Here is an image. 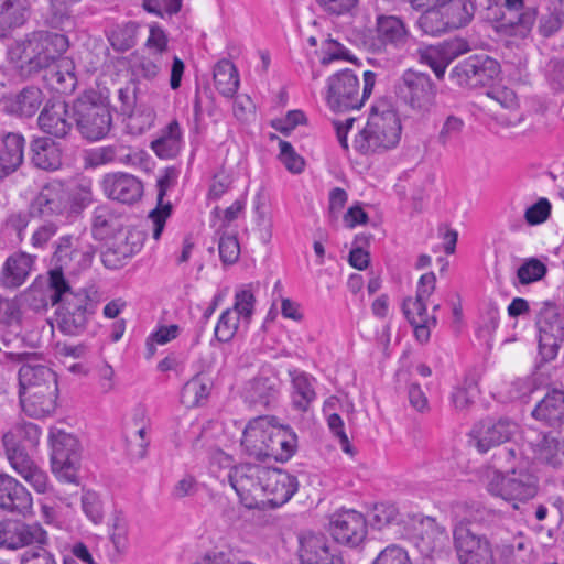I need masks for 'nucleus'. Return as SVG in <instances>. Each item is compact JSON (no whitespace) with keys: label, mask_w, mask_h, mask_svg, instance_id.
I'll return each instance as SVG.
<instances>
[{"label":"nucleus","mask_w":564,"mask_h":564,"mask_svg":"<svg viewBox=\"0 0 564 564\" xmlns=\"http://www.w3.org/2000/svg\"><path fill=\"white\" fill-rule=\"evenodd\" d=\"M126 216L111 205L97 206L93 212L91 232L98 240L123 234Z\"/></svg>","instance_id":"393cba45"},{"label":"nucleus","mask_w":564,"mask_h":564,"mask_svg":"<svg viewBox=\"0 0 564 564\" xmlns=\"http://www.w3.org/2000/svg\"><path fill=\"white\" fill-rule=\"evenodd\" d=\"M48 297L55 313L57 328L67 336L82 334L88 317L95 313L96 303L84 289L74 291L59 270H51L48 276Z\"/></svg>","instance_id":"f257e3e1"},{"label":"nucleus","mask_w":564,"mask_h":564,"mask_svg":"<svg viewBox=\"0 0 564 564\" xmlns=\"http://www.w3.org/2000/svg\"><path fill=\"white\" fill-rule=\"evenodd\" d=\"M0 509L26 517L32 513L31 492L14 477L0 473Z\"/></svg>","instance_id":"4be33fe9"},{"label":"nucleus","mask_w":564,"mask_h":564,"mask_svg":"<svg viewBox=\"0 0 564 564\" xmlns=\"http://www.w3.org/2000/svg\"><path fill=\"white\" fill-rule=\"evenodd\" d=\"M23 412L35 419L52 415L57 406L58 387L19 394Z\"/></svg>","instance_id":"2f4dec72"},{"label":"nucleus","mask_w":564,"mask_h":564,"mask_svg":"<svg viewBox=\"0 0 564 564\" xmlns=\"http://www.w3.org/2000/svg\"><path fill=\"white\" fill-rule=\"evenodd\" d=\"M528 0H505L503 25L517 28V33L529 32L536 19V9L527 7Z\"/></svg>","instance_id":"4c0bfd02"},{"label":"nucleus","mask_w":564,"mask_h":564,"mask_svg":"<svg viewBox=\"0 0 564 564\" xmlns=\"http://www.w3.org/2000/svg\"><path fill=\"white\" fill-rule=\"evenodd\" d=\"M68 48V39L64 34L48 31H34L17 41L8 50L11 62L28 66V70L37 73L51 64Z\"/></svg>","instance_id":"7ed1b4c3"},{"label":"nucleus","mask_w":564,"mask_h":564,"mask_svg":"<svg viewBox=\"0 0 564 564\" xmlns=\"http://www.w3.org/2000/svg\"><path fill=\"white\" fill-rule=\"evenodd\" d=\"M403 522L398 507L390 502L376 503L370 512L369 523L372 529L383 530Z\"/></svg>","instance_id":"de8ad7c7"},{"label":"nucleus","mask_w":564,"mask_h":564,"mask_svg":"<svg viewBox=\"0 0 564 564\" xmlns=\"http://www.w3.org/2000/svg\"><path fill=\"white\" fill-rule=\"evenodd\" d=\"M3 358L22 362L18 372L19 394L58 387L55 371L39 362L35 354L3 352Z\"/></svg>","instance_id":"9b49d317"},{"label":"nucleus","mask_w":564,"mask_h":564,"mask_svg":"<svg viewBox=\"0 0 564 564\" xmlns=\"http://www.w3.org/2000/svg\"><path fill=\"white\" fill-rule=\"evenodd\" d=\"M262 458L288 462L296 452L297 436L290 426L272 425Z\"/></svg>","instance_id":"a878e982"},{"label":"nucleus","mask_w":564,"mask_h":564,"mask_svg":"<svg viewBox=\"0 0 564 564\" xmlns=\"http://www.w3.org/2000/svg\"><path fill=\"white\" fill-rule=\"evenodd\" d=\"M47 531L39 523H28L20 519L0 520V549L18 551L31 545H47Z\"/></svg>","instance_id":"f8f14e48"},{"label":"nucleus","mask_w":564,"mask_h":564,"mask_svg":"<svg viewBox=\"0 0 564 564\" xmlns=\"http://www.w3.org/2000/svg\"><path fill=\"white\" fill-rule=\"evenodd\" d=\"M371 564H412L408 552L395 544L383 549Z\"/></svg>","instance_id":"774afa93"},{"label":"nucleus","mask_w":564,"mask_h":564,"mask_svg":"<svg viewBox=\"0 0 564 564\" xmlns=\"http://www.w3.org/2000/svg\"><path fill=\"white\" fill-rule=\"evenodd\" d=\"M50 444L52 448V471L61 480L78 484L80 465V444L75 435L58 427H51Z\"/></svg>","instance_id":"0eeeda50"},{"label":"nucleus","mask_w":564,"mask_h":564,"mask_svg":"<svg viewBox=\"0 0 564 564\" xmlns=\"http://www.w3.org/2000/svg\"><path fill=\"white\" fill-rule=\"evenodd\" d=\"M364 86L360 91L359 78L351 69H343L327 80V105L334 111L359 109L372 94L377 75L371 70L364 72Z\"/></svg>","instance_id":"39448f33"},{"label":"nucleus","mask_w":564,"mask_h":564,"mask_svg":"<svg viewBox=\"0 0 564 564\" xmlns=\"http://www.w3.org/2000/svg\"><path fill=\"white\" fill-rule=\"evenodd\" d=\"M44 100L43 91L35 86H28L15 95L6 96L0 105L3 111L20 117H32Z\"/></svg>","instance_id":"c756f323"},{"label":"nucleus","mask_w":564,"mask_h":564,"mask_svg":"<svg viewBox=\"0 0 564 564\" xmlns=\"http://www.w3.org/2000/svg\"><path fill=\"white\" fill-rule=\"evenodd\" d=\"M437 86L426 73L406 69L397 84V97L411 111L424 116L435 106Z\"/></svg>","instance_id":"423d86ee"},{"label":"nucleus","mask_w":564,"mask_h":564,"mask_svg":"<svg viewBox=\"0 0 564 564\" xmlns=\"http://www.w3.org/2000/svg\"><path fill=\"white\" fill-rule=\"evenodd\" d=\"M214 83L220 95L232 98L240 84L236 66L227 59L218 62L214 68Z\"/></svg>","instance_id":"37998d69"},{"label":"nucleus","mask_w":564,"mask_h":564,"mask_svg":"<svg viewBox=\"0 0 564 564\" xmlns=\"http://www.w3.org/2000/svg\"><path fill=\"white\" fill-rule=\"evenodd\" d=\"M31 163L44 172H55L62 165L59 151L50 140L44 138L35 139L31 144Z\"/></svg>","instance_id":"ea45409f"},{"label":"nucleus","mask_w":564,"mask_h":564,"mask_svg":"<svg viewBox=\"0 0 564 564\" xmlns=\"http://www.w3.org/2000/svg\"><path fill=\"white\" fill-rule=\"evenodd\" d=\"M417 58L421 64H425L434 72L437 79H443L446 68L449 65L444 54L442 45H430L417 50Z\"/></svg>","instance_id":"8fccbe9b"},{"label":"nucleus","mask_w":564,"mask_h":564,"mask_svg":"<svg viewBox=\"0 0 564 564\" xmlns=\"http://www.w3.org/2000/svg\"><path fill=\"white\" fill-rule=\"evenodd\" d=\"M90 202L89 184H82L78 178H52L32 200V209L37 216L45 217L65 212L78 213Z\"/></svg>","instance_id":"f03ea898"},{"label":"nucleus","mask_w":564,"mask_h":564,"mask_svg":"<svg viewBox=\"0 0 564 564\" xmlns=\"http://www.w3.org/2000/svg\"><path fill=\"white\" fill-rule=\"evenodd\" d=\"M299 489L297 478L280 468L265 467L262 477V495L268 503L280 507L286 503Z\"/></svg>","instance_id":"aec40b11"},{"label":"nucleus","mask_w":564,"mask_h":564,"mask_svg":"<svg viewBox=\"0 0 564 564\" xmlns=\"http://www.w3.org/2000/svg\"><path fill=\"white\" fill-rule=\"evenodd\" d=\"M420 523L424 529L422 540H427L431 550L442 549L446 544L448 535L444 525L431 517L422 518Z\"/></svg>","instance_id":"13d9d810"},{"label":"nucleus","mask_w":564,"mask_h":564,"mask_svg":"<svg viewBox=\"0 0 564 564\" xmlns=\"http://www.w3.org/2000/svg\"><path fill=\"white\" fill-rule=\"evenodd\" d=\"M141 249L137 235L123 232L113 237L107 249L101 253V261L107 269L118 270Z\"/></svg>","instance_id":"bb28decb"},{"label":"nucleus","mask_w":564,"mask_h":564,"mask_svg":"<svg viewBox=\"0 0 564 564\" xmlns=\"http://www.w3.org/2000/svg\"><path fill=\"white\" fill-rule=\"evenodd\" d=\"M73 109L77 129L85 139L96 141L107 135L112 118L105 105L78 98Z\"/></svg>","instance_id":"ddd939ff"},{"label":"nucleus","mask_w":564,"mask_h":564,"mask_svg":"<svg viewBox=\"0 0 564 564\" xmlns=\"http://www.w3.org/2000/svg\"><path fill=\"white\" fill-rule=\"evenodd\" d=\"M82 511L94 524H100L105 518L104 502L100 495L90 489H84L80 497Z\"/></svg>","instance_id":"6e6d98bb"},{"label":"nucleus","mask_w":564,"mask_h":564,"mask_svg":"<svg viewBox=\"0 0 564 564\" xmlns=\"http://www.w3.org/2000/svg\"><path fill=\"white\" fill-rule=\"evenodd\" d=\"M26 21V9L22 0H0V39L8 36L13 28Z\"/></svg>","instance_id":"c03bdc74"},{"label":"nucleus","mask_w":564,"mask_h":564,"mask_svg":"<svg viewBox=\"0 0 564 564\" xmlns=\"http://www.w3.org/2000/svg\"><path fill=\"white\" fill-rule=\"evenodd\" d=\"M133 59V74L147 80L158 77L163 65V57L147 52L135 53Z\"/></svg>","instance_id":"09e8293b"},{"label":"nucleus","mask_w":564,"mask_h":564,"mask_svg":"<svg viewBox=\"0 0 564 564\" xmlns=\"http://www.w3.org/2000/svg\"><path fill=\"white\" fill-rule=\"evenodd\" d=\"M1 143L0 175L9 176L23 163L25 140L20 133L8 132L1 137Z\"/></svg>","instance_id":"72a5a7b5"},{"label":"nucleus","mask_w":564,"mask_h":564,"mask_svg":"<svg viewBox=\"0 0 564 564\" xmlns=\"http://www.w3.org/2000/svg\"><path fill=\"white\" fill-rule=\"evenodd\" d=\"M47 545H39L23 552L19 557L20 564H58L57 556Z\"/></svg>","instance_id":"338daca9"},{"label":"nucleus","mask_w":564,"mask_h":564,"mask_svg":"<svg viewBox=\"0 0 564 564\" xmlns=\"http://www.w3.org/2000/svg\"><path fill=\"white\" fill-rule=\"evenodd\" d=\"M546 384V372L543 367L538 366L532 375L512 380L508 387L507 395L511 401H525L535 390Z\"/></svg>","instance_id":"a19ab883"},{"label":"nucleus","mask_w":564,"mask_h":564,"mask_svg":"<svg viewBox=\"0 0 564 564\" xmlns=\"http://www.w3.org/2000/svg\"><path fill=\"white\" fill-rule=\"evenodd\" d=\"M175 185V178H158L156 207L149 214V219L152 223V237L155 240L161 238L166 219L171 216L172 204L170 200H165V196Z\"/></svg>","instance_id":"e433bc0d"},{"label":"nucleus","mask_w":564,"mask_h":564,"mask_svg":"<svg viewBox=\"0 0 564 564\" xmlns=\"http://www.w3.org/2000/svg\"><path fill=\"white\" fill-rule=\"evenodd\" d=\"M524 438L534 448L539 458L546 465L554 469H560L564 466V443L535 430H528Z\"/></svg>","instance_id":"cd10ccee"},{"label":"nucleus","mask_w":564,"mask_h":564,"mask_svg":"<svg viewBox=\"0 0 564 564\" xmlns=\"http://www.w3.org/2000/svg\"><path fill=\"white\" fill-rule=\"evenodd\" d=\"M281 381L276 376H258L249 380L243 388V397L254 406L272 408L280 398Z\"/></svg>","instance_id":"5701e85b"},{"label":"nucleus","mask_w":564,"mask_h":564,"mask_svg":"<svg viewBox=\"0 0 564 564\" xmlns=\"http://www.w3.org/2000/svg\"><path fill=\"white\" fill-rule=\"evenodd\" d=\"M40 129L54 138H65L72 130L68 106L63 100H50L42 109L39 119Z\"/></svg>","instance_id":"b1692460"},{"label":"nucleus","mask_w":564,"mask_h":564,"mask_svg":"<svg viewBox=\"0 0 564 564\" xmlns=\"http://www.w3.org/2000/svg\"><path fill=\"white\" fill-rule=\"evenodd\" d=\"M76 240H78V238L67 235L61 237L56 242V248L53 256V260L56 264L54 270H59L63 275V270L68 271V269H72L73 251L76 249Z\"/></svg>","instance_id":"bf43d9fd"},{"label":"nucleus","mask_w":564,"mask_h":564,"mask_svg":"<svg viewBox=\"0 0 564 564\" xmlns=\"http://www.w3.org/2000/svg\"><path fill=\"white\" fill-rule=\"evenodd\" d=\"M117 155L116 148L100 147L85 151L83 155V165L85 169H96L115 161Z\"/></svg>","instance_id":"e2e57ef3"},{"label":"nucleus","mask_w":564,"mask_h":564,"mask_svg":"<svg viewBox=\"0 0 564 564\" xmlns=\"http://www.w3.org/2000/svg\"><path fill=\"white\" fill-rule=\"evenodd\" d=\"M538 330L539 355L547 362L556 358L564 340V324L556 305L545 301L535 303L532 310Z\"/></svg>","instance_id":"6e6552de"},{"label":"nucleus","mask_w":564,"mask_h":564,"mask_svg":"<svg viewBox=\"0 0 564 564\" xmlns=\"http://www.w3.org/2000/svg\"><path fill=\"white\" fill-rule=\"evenodd\" d=\"M453 540L459 564H497L491 541L471 524H457Z\"/></svg>","instance_id":"9d476101"},{"label":"nucleus","mask_w":564,"mask_h":564,"mask_svg":"<svg viewBox=\"0 0 564 564\" xmlns=\"http://www.w3.org/2000/svg\"><path fill=\"white\" fill-rule=\"evenodd\" d=\"M410 41L405 23L395 15H378L376 36L370 43L375 53H389L391 50H402Z\"/></svg>","instance_id":"a211bd4d"},{"label":"nucleus","mask_w":564,"mask_h":564,"mask_svg":"<svg viewBox=\"0 0 564 564\" xmlns=\"http://www.w3.org/2000/svg\"><path fill=\"white\" fill-rule=\"evenodd\" d=\"M500 70L498 62L488 55H473L459 62L452 70L451 78L462 87L484 86Z\"/></svg>","instance_id":"dca6fc26"},{"label":"nucleus","mask_w":564,"mask_h":564,"mask_svg":"<svg viewBox=\"0 0 564 564\" xmlns=\"http://www.w3.org/2000/svg\"><path fill=\"white\" fill-rule=\"evenodd\" d=\"M210 381L202 375L194 376L182 389V401L188 405H198L206 400L210 392Z\"/></svg>","instance_id":"603ef678"},{"label":"nucleus","mask_w":564,"mask_h":564,"mask_svg":"<svg viewBox=\"0 0 564 564\" xmlns=\"http://www.w3.org/2000/svg\"><path fill=\"white\" fill-rule=\"evenodd\" d=\"M109 540L113 547L111 561L118 562L128 552L130 545L129 523L121 512H116L110 519Z\"/></svg>","instance_id":"79ce46f5"},{"label":"nucleus","mask_w":564,"mask_h":564,"mask_svg":"<svg viewBox=\"0 0 564 564\" xmlns=\"http://www.w3.org/2000/svg\"><path fill=\"white\" fill-rule=\"evenodd\" d=\"M256 299L250 290L235 294L232 307L226 308L219 316L214 335L220 343H229L238 332L239 323L249 324L254 312Z\"/></svg>","instance_id":"4468645a"},{"label":"nucleus","mask_w":564,"mask_h":564,"mask_svg":"<svg viewBox=\"0 0 564 564\" xmlns=\"http://www.w3.org/2000/svg\"><path fill=\"white\" fill-rule=\"evenodd\" d=\"M368 521L362 513L349 509L335 513L329 523V531L335 541L356 547L367 535Z\"/></svg>","instance_id":"6ab92c4d"},{"label":"nucleus","mask_w":564,"mask_h":564,"mask_svg":"<svg viewBox=\"0 0 564 564\" xmlns=\"http://www.w3.org/2000/svg\"><path fill=\"white\" fill-rule=\"evenodd\" d=\"M490 495L499 497L518 509V502L535 497L539 490L538 477L527 469H513L501 475L495 474L487 485Z\"/></svg>","instance_id":"1a4fd4ad"},{"label":"nucleus","mask_w":564,"mask_h":564,"mask_svg":"<svg viewBox=\"0 0 564 564\" xmlns=\"http://www.w3.org/2000/svg\"><path fill=\"white\" fill-rule=\"evenodd\" d=\"M167 48L169 39L165 31L156 23L151 24L143 52L163 56Z\"/></svg>","instance_id":"0e129e2a"},{"label":"nucleus","mask_w":564,"mask_h":564,"mask_svg":"<svg viewBox=\"0 0 564 564\" xmlns=\"http://www.w3.org/2000/svg\"><path fill=\"white\" fill-rule=\"evenodd\" d=\"M127 115L129 117L128 127L134 133H143L145 130L150 129L156 117V112L153 107L144 106L141 102H138L135 108Z\"/></svg>","instance_id":"4d7b16f0"},{"label":"nucleus","mask_w":564,"mask_h":564,"mask_svg":"<svg viewBox=\"0 0 564 564\" xmlns=\"http://www.w3.org/2000/svg\"><path fill=\"white\" fill-rule=\"evenodd\" d=\"M139 25L135 22H128L112 33L111 44L120 52L128 51L137 44Z\"/></svg>","instance_id":"680f3d73"},{"label":"nucleus","mask_w":564,"mask_h":564,"mask_svg":"<svg viewBox=\"0 0 564 564\" xmlns=\"http://www.w3.org/2000/svg\"><path fill=\"white\" fill-rule=\"evenodd\" d=\"M271 419L268 416H258L251 420L243 430L241 446L247 453L256 458H262L268 443V435L272 429Z\"/></svg>","instance_id":"f704fd0d"},{"label":"nucleus","mask_w":564,"mask_h":564,"mask_svg":"<svg viewBox=\"0 0 564 564\" xmlns=\"http://www.w3.org/2000/svg\"><path fill=\"white\" fill-rule=\"evenodd\" d=\"M531 415L542 424L558 429L564 425V390L552 389L535 404Z\"/></svg>","instance_id":"c85d7f7f"},{"label":"nucleus","mask_w":564,"mask_h":564,"mask_svg":"<svg viewBox=\"0 0 564 564\" xmlns=\"http://www.w3.org/2000/svg\"><path fill=\"white\" fill-rule=\"evenodd\" d=\"M464 128L465 121L463 118L455 115H448L444 119L437 133V143L444 148L454 145L460 140Z\"/></svg>","instance_id":"5fc2aeb1"},{"label":"nucleus","mask_w":564,"mask_h":564,"mask_svg":"<svg viewBox=\"0 0 564 564\" xmlns=\"http://www.w3.org/2000/svg\"><path fill=\"white\" fill-rule=\"evenodd\" d=\"M74 63L68 58H62L57 63L54 69L50 73V79L56 84V89L68 94L72 93L77 84V79L74 73Z\"/></svg>","instance_id":"3c124183"},{"label":"nucleus","mask_w":564,"mask_h":564,"mask_svg":"<svg viewBox=\"0 0 564 564\" xmlns=\"http://www.w3.org/2000/svg\"><path fill=\"white\" fill-rule=\"evenodd\" d=\"M33 265L34 258L25 252L20 251L9 256L1 269V286L9 290L20 288L26 281Z\"/></svg>","instance_id":"7c9ffc66"},{"label":"nucleus","mask_w":564,"mask_h":564,"mask_svg":"<svg viewBox=\"0 0 564 564\" xmlns=\"http://www.w3.org/2000/svg\"><path fill=\"white\" fill-rule=\"evenodd\" d=\"M547 273L544 262L538 258H529L518 268L517 276L522 285L542 280Z\"/></svg>","instance_id":"052dcab7"},{"label":"nucleus","mask_w":564,"mask_h":564,"mask_svg":"<svg viewBox=\"0 0 564 564\" xmlns=\"http://www.w3.org/2000/svg\"><path fill=\"white\" fill-rule=\"evenodd\" d=\"M265 466L241 464L230 469L228 478L231 487L247 508L257 505V497L262 494V477Z\"/></svg>","instance_id":"f3484780"},{"label":"nucleus","mask_w":564,"mask_h":564,"mask_svg":"<svg viewBox=\"0 0 564 564\" xmlns=\"http://www.w3.org/2000/svg\"><path fill=\"white\" fill-rule=\"evenodd\" d=\"M564 26V18L558 11V0H554L549 13L541 17L539 21V33L544 37H550Z\"/></svg>","instance_id":"69168bd1"},{"label":"nucleus","mask_w":564,"mask_h":564,"mask_svg":"<svg viewBox=\"0 0 564 564\" xmlns=\"http://www.w3.org/2000/svg\"><path fill=\"white\" fill-rule=\"evenodd\" d=\"M401 133V121L394 110L372 108L366 124L354 139V147L362 154L381 153L395 148Z\"/></svg>","instance_id":"20e7f679"},{"label":"nucleus","mask_w":564,"mask_h":564,"mask_svg":"<svg viewBox=\"0 0 564 564\" xmlns=\"http://www.w3.org/2000/svg\"><path fill=\"white\" fill-rule=\"evenodd\" d=\"M517 431V422L509 417H487L474 425L470 437L477 451L485 454L490 448L510 441Z\"/></svg>","instance_id":"2eb2a0df"},{"label":"nucleus","mask_w":564,"mask_h":564,"mask_svg":"<svg viewBox=\"0 0 564 564\" xmlns=\"http://www.w3.org/2000/svg\"><path fill=\"white\" fill-rule=\"evenodd\" d=\"M419 28L429 35H438L451 30L440 4L425 10L417 20Z\"/></svg>","instance_id":"864d4df0"},{"label":"nucleus","mask_w":564,"mask_h":564,"mask_svg":"<svg viewBox=\"0 0 564 564\" xmlns=\"http://www.w3.org/2000/svg\"><path fill=\"white\" fill-rule=\"evenodd\" d=\"M443 14L451 29H459L468 24L475 12L469 0H448L440 3Z\"/></svg>","instance_id":"49530a36"},{"label":"nucleus","mask_w":564,"mask_h":564,"mask_svg":"<svg viewBox=\"0 0 564 564\" xmlns=\"http://www.w3.org/2000/svg\"><path fill=\"white\" fill-rule=\"evenodd\" d=\"M2 443L10 466L17 474L21 475L36 464L29 453V447L18 444L13 434H3Z\"/></svg>","instance_id":"a18cd8bd"},{"label":"nucleus","mask_w":564,"mask_h":564,"mask_svg":"<svg viewBox=\"0 0 564 564\" xmlns=\"http://www.w3.org/2000/svg\"><path fill=\"white\" fill-rule=\"evenodd\" d=\"M300 564H344L343 558L329 545L323 534L312 532L299 536Z\"/></svg>","instance_id":"412c9836"},{"label":"nucleus","mask_w":564,"mask_h":564,"mask_svg":"<svg viewBox=\"0 0 564 564\" xmlns=\"http://www.w3.org/2000/svg\"><path fill=\"white\" fill-rule=\"evenodd\" d=\"M104 191L110 199L131 205L141 198L143 185L139 178H104Z\"/></svg>","instance_id":"58836bf2"},{"label":"nucleus","mask_w":564,"mask_h":564,"mask_svg":"<svg viewBox=\"0 0 564 564\" xmlns=\"http://www.w3.org/2000/svg\"><path fill=\"white\" fill-rule=\"evenodd\" d=\"M292 383V405L300 412H307L316 400L315 378L300 369H289Z\"/></svg>","instance_id":"c9c22d12"},{"label":"nucleus","mask_w":564,"mask_h":564,"mask_svg":"<svg viewBox=\"0 0 564 564\" xmlns=\"http://www.w3.org/2000/svg\"><path fill=\"white\" fill-rule=\"evenodd\" d=\"M183 145V129L180 122L173 119L159 131L150 148L160 159L171 160L180 154Z\"/></svg>","instance_id":"473e14b6"}]
</instances>
